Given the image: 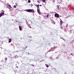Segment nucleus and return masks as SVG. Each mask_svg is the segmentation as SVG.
<instances>
[{"label":"nucleus","mask_w":74,"mask_h":74,"mask_svg":"<svg viewBox=\"0 0 74 74\" xmlns=\"http://www.w3.org/2000/svg\"><path fill=\"white\" fill-rule=\"evenodd\" d=\"M57 9H58V10H60V8H59V6H58V5H57Z\"/></svg>","instance_id":"obj_4"},{"label":"nucleus","mask_w":74,"mask_h":74,"mask_svg":"<svg viewBox=\"0 0 74 74\" xmlns=\"http://www.w3.org/2000/svg\"><path fill=\"white\" fill-rule=\"evenodd\" d=\"M40 9H37V12L38 13H40Z\"/></svg>","instance_id":"obj_7"},{"label":"nucleus","mask_w":74,"mask_h":74,"mask_svg":"<svg viewBox=\"0 0 74 74\" xmlns=\"http://www.w3.org/2000/svg\"><path fill=\"white\" fill-rule=\"evenodd\" d=\"M16 56H14L13 57V59H16Z\"/></svg>","instance_id":"obj_12"},{"label":"nucleus","mask_w":74,"mask_h":74,"mask_svg":"<svg viewBox=\"0 0 74 74\" xmlns=\"http://www.w3.org/2000/svg\"><path fill=\"white\" fill-rule=\"evenodd\" d=\"M26 12H32L34 14V10L33 9H27L26 10Z\"/></svg>","instance_id":"obj_1"},{"label":"nucleus","mask_w":74,"mask_h":74,"mask_svg":"<svg viewBox=\"0 0 74 74\" xmlns=\"http://www.w3.org/2000/svg\"><path fill=\"white\" fill-rule=\"evenodd\" d=\"M28 2L29 3H30V2H31V1L30 0H29L28 1Z\"/></svg>","instance_id":"obj_16"},{"label":"nucleus","mask_w":74,"mask_h":74,"mask_svg":"<svg viewBox=\"0 0 74 74\" xmlns=\"http://www.w3.org/2000/svg\"><path fill=\"white\" fill-rule=\"evenodd\" d=\"M40 7H41V6H42L41 5H40Z\"/></svg>","instance_id":"obj_21"},{"label":"nucleus","mask_w":74,"mask_h":74,"mask_svg":"<svg viewBox=\"0 0 74 74\" xmlns=\"http://www.w3.org/2000/svg\"><path fill=\"white\" fill-rule=\"evenodd\" d=\"M5 60L6 62L7 60V58H5Z\"/></svg>","instance_id":"obj_15"},{"label":"nucleus","mask_w":74,"mask_h":74,"mask_svg":"<svg viewBox=\"0 0 74 74\" xmlns=\"http://www.w3.org/2000/svg\"><path fill=\"white\" fill-rule=\"evenodd\" d=\"M55 16L56 18H59V14H58L57 13L55 14Z\"/></svg>","instance_id":"obj_2"},{"label":"nucleus","mask_w":74,"mask_h":74,"mask_svg":"<svg viewBox=\"0 0 74 74\" xmlns=\"http://www.w3.org/2000/svg\"><path fill=\"white\" fill-rule=\"evenodd\" d=\"M42 0H41V1H42Z\"/></svg>","instance_id":"obj_23"},{"label":"nucleus","mask_w":74,"mask_h":74,"mask_svg":"<svg viewBox=\"0 0 74 74\" xmlns=\"http://www.w3.org/2000/svg\"><path fill=\"white\" fill-rule=\"evenodd\" d=\"M31 7H33V4H31Z\"/></svg>","instance_id":"obj_19"},{"label":"nucleus","mask_w":74,"mask_h":74,"mask_svg":"<svg viewBox=\"0 0 74 74\" xmlns=\"http://www.w3.org/2000/svg\"><path fill=\"white\" fill-rule=\"evenodd\" d=\"M25 1H27V0H25Z\"/></svg>","instance_id":"obj_22"},{"label":"nucleus","mask_w":74,"mask_h":74,"mask_svg":"<svg viewBox=\"0 0 74 74\" xmlns=\"http://www.w3.org/2000/svg\"><path fill=\"white\" fill-rule=\"evenodd\" d=\"M60 23L61 25H63V21H60Z\"/></svg>","instance_id":"obj_5"},{"label":"nucleus","mask_w":74,"mask_h":74,"mask_svg":"<svg viewBox=\"0 0 74 74\" xmlns=\"http://www.w3.org/2000/svg\"><path fill=\"white\" fill-rule=\"evenodd\" d=\"M45 65H46V67H47V68H48V67H49V66H48V64H46Z\"/></svg>","instance_id":"obj_10"},{"label":"nucleus","mask_w":74,"mask_h":74,"mask_svg":"<svg viewBox=\"0 0 74 74\" xmlns=\"http://www.w3.org/2000/svg\"><path fill=\"white\" fill-rule=\"evenodd\" d=\"M19 29L20 30H21V26H19Z\"/></svg>","instance_id":"obj_11"},{"label":"nucleus","mask_w":74,"mask_h":74,"mask_svg":"<svg viewBox=\"0 0 74 74\" xmlns=\"http://www.w3.org/2000/svg\"><path fill=\"white\" fill-rule=\"evenodd\" d=\"M46 0H42V1H43V3H45V1H46Z\"/></svg>","instance_id":"obj_14"},{"label":"nucleus","mask_w":74,"mask_h":74,"mask_svg":"<svg viewBox=\"0 0 74 74\" xmlns=\"http://www.w3.org/2000/svg\"><path fill=\"white\" fill-rule=\"evenodd\" d=\"M8 7L10 8H12V7H11V6L10 5H8Z\"/></svg>","instance_id":"obj_9"},{"label":"nucleus","mask_w":74,"mask_h":74,"mask_svg":"<svg viewBox=\"0 0 74 74\" xmlns=\"http://www.w3.org/2000/svg\"><path fill=\"white\" fill-rule=\"evenodd\" d=\"M13 7L14 8H16V6H15V5H14L13 6Z\"/></svg>","instance_id":"obj_18"},{"label":"nucleus","mask_w":74,"mask_h":74,"mask_svg":"<svg viewBox=\"0 0 74 74\" xmlns=\"http://www.w3.org/2000/svg\"><path fill=\"white\" fill-rule=\"evenodd\" d=\"M16 67L17 68H18V66H16Z\"/></svg>","instance_id":"obj_20"},{"label":"nucleus","mask_w":74,"mask_h":74,"mask_svg":"<svg viewBox=\"0 0 74 74\" xmlns=\"http://www.w3.org/2000/svg\"><path fill=\"white\" fill-rule=\"evenodd\" d=\"M36 6L37 7V9H38V7H39L40 6L39 5H36Z\"/></svg>","instance_id":"obj_6"},{"label":"nucleus","mask_w":74,"mask_h":74,"mask_svg":"<svg viewBox=\"0 0 74 74\" xmlns=\"http://www.w3.org/2000/svg\"><path fill=\"white\" fill-rule=\"evenodd\" d=\"M4 12H3L2 13H1L0 14V17H1V16L3 15H4Z\"/></svg>","instance_id":"obj_3"},{"label":"nucleus","mask_w":74,"mask_h":74,"mask_svg":"<svg viewBox=\"0 0 74 74\" xmlns=\"http://www.w3.org/2000/svg\"><path fill=\"white\" fill-rule=\"evenodd\" d=\"M47 18H49V14H47Z\"/></svg>","instance_id":"obj_13"},{"label":"nucleus","mask_w":74,"mask_h":74,"mask_svg":"<svg viewBox=\"0 0 74 74\" xmlns=\"http://www.w3.org/2000/svg\"><path fill=\"white\" fill-rule=\"evenodd\" d=\"M1 74H5L4 73H3V72H1Z\"/></svg>","instance_id":"obj_17"},{"label":"nucleus","mask_w":74,"mask_h":74,"mask_svg":"<svg viewBox=\"0 0 74 74\" xmlns=\"http://www.w3.org/2000/svg\"><path fill=\"white\" fill-rule=\"evenodd\" d=\"M11 42V39H10L9 40V42L10 43Z\"/></svg>","instance_id":"obj_8"}]
</instances>
